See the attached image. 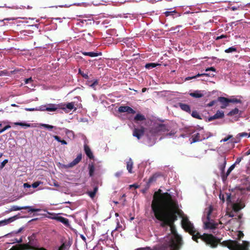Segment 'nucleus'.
I'll list each match as a JSON object with an SVG mask.
<instances>
[{
	"label": "nucleus",
	"instance_id": "a18cd8bd",
	"mask_svg": "<svg viewBox=\"0 0 250 250\" xmlns=\"http://www.w3.org/2000/svg\"><path fill=\"white\" fill-rule=\"evenodd\" d=\"M228 36L227 35H222L220 36H218L215 38L216 40H219L222 39L227 38Z\"/></svg>",
	"mask_w": 250,
	"mask_h": 250
},
{
	"label": "nucleus",
	"instance_id": "0e129e2a",
	"mask_svg": "<svg viewBox=\"0 0 250 250\" xmlns=\"http://www.w3.org/2000/svg\"><path fill=\"white\" fill-rule=\"evenodd\" d=\"M130 188L134 187L135 188H137L139 187V186L137 185H136V184H133V185H130Z\"/></svg>",
	"mask_w": 250,
	"mask_h": 250
},
{
	"label": "nucleus",
	"instance_id": "ddd939ff",
	"mask_svg": "<svg viewBox=\"0 0 250 250\" xmlns=\"http://www.w3.org/2000/svg\"><path fill=\"white\" fill-rule=\"evenodd\" d=\"M224 116V112L223 111L218 110L214 115L209 117L208 120V121H212L215 119L222 118Z\"/></svg>",
	"mask_w": 250,
	"mask_h": 250
},
{
	"label": "nucleus",
	"instance_id": "a878e982",
	"mask_svg": "<svg viewBox=\"0 0 250 250\" xmlns=\"http://www.w3.org/2000/svg\"><path fill=\"white\" fill-rule=\"evenodd\" d=\"M209 76V74L208 73H202L199 74L198 73L196 75L193 76V77H188L185 79V81H188L190 80H191L192 79H195L200 76Z\"/></svg>",
	"mask_w": 250,
	"mask_h": 250
},
{
	"label": "nucleus",
	"instance_id": "cd10ccee",
	"mask_svg": "<svg viewBox=\"0 0 250 250\" xmlns=\"http://www.w3.org/2000/svg\"><path fill=\"white\" fill-rule=\"evenodd\" d=\"M160 64L158 63H148L146 64L145 65V68L147 69H151L154 67H155L157 65H159Z\"/></svg>",
	"mask_w": 250,
	"mask_h": 250
},
{
	"label": "nucleus",
	"instance_id": "a211bd4d",
	"mask_svg": "<svg viewBox=\"0 0 250 250\" xmlns=\"http://www.w3.org/2000/svg\"><path fill=\"white\" fill-rule=\"evenodd\" d=\"M55 219L62 223L66 226H68L69 225V220L66 218L63 217L62 216H58L55 218Z\"/></svg>",
	"mask_w": 250,
	"mask_h": 250
},
{
	"label": "nucleus",
	"instance_id": "603ef678",
	"mask_svg": "<svg viewBox=\"0 0 250 250\" xmlns=\"http://www.w3.org/2000/svg\"><path fill=\"white\" fill-rule=\"evenodd\" d=\"M122 174H123L122 171H118L115 173V176L117 177H119L120 176H121L122 175Z\"/></svg>",
	"mask_w": 250,
	"mask_h": 250
},
{
	"label": "nucleus",
	"instance_id": "393cba45",
	"mask_svg": "<svg viewBox=\"0 0 250 250\" xmlns=\"http://www.w3.org/2000/svg\"><path fill=\"white\" fill-rule=\"evenodd\" d=\"M62 130H64L65 134L68 136L69 138H74L75 135L73 131L69 130L65 128H62Z\"/></svg>",
	"mask_w": 250,
	"mask_h": 250
},
{
	"label": "nucleus",
	"instance_id": "6e6552de",
	"mask_svg": "<svg viewBox=\"0 0 250 250\" xmlns=\"http://www.w3.org/2000/svg\"><path fill=\"white\" fill-rule=\"evenodd\" d=\"M60 105V108L65 111L66 112H68L67 109L71 110L74 108V110H76V108H74V102L68 103L66 104H61Z\"/></svg>",
	"mask_w": 250,
	"mask_h": 250
},
{
	"label": "nucleus",
	"instance_id": "13d9d810",
	"mask_svg": "<svg viewBox=\"0 0 250 250\" xmlns=\"http://www.w3.org/2000/svg\"><path fill=\"white\" fill-rule=\"evenodd\" d=\"M166 129V126L165 125H161L159 126L158 130H163V129Z\"/></svg>",
	"mask_w": 250,
	"mask_h": 250
},
{
	"label": "nucleus",
	"instance_id": "864d4df0",
	"mask_svg": "<svg viewBox=\"0 0 250 250\" xmlns=\"http://www.w3.org/2000/svg\"><path fill=\"white\" fill-rule=\"evenodd\" d=\"M38 110V108H25V110L26 111H35V110Z\"/></svg>",
	"mask_w": 250,
	"mask_h": 250
},
{
	"label": "nucleus",
	"instance_id": "ea45409f",
	"mask_svg": "<svg viewBox=\"0 0 250 250\" xmlns=\"http://www.w3.org/2000/svg\"><path fill=\"white\" fill-rule=\"evenodd\" d=\"M8 163V160L7 159H5L4 160H3L1 163V164H0V168H2L4 167V166H5V165Z\"/></svg>",
	"mask_w": 250,
	"mask_h": 250
},
{
	"label": "nucleus",
	"instance_id": "0eeeda50",
	"mask_svg": "<svg viewBox=\"0 0 250 250\" xmlns=\"http://www.w3.org/2000/svg\"><path fill=\"white\" fill-rule=\"evenodd\" d=\"M118 112L120 113L127 112L128 114H134L136 113V111L128 106H121L118 108Z\"/></svg>",
	"mask_w": 250,
	"mask_h": 250
},
{
	"label": "nucleus",
	"instance_id": "2eb2a0df",
	"mask_svg": "<svg viewBox=\"0 0 250 250\" xmlns=\"http://www.w3.org/2000/svg\"><path fill=\"white\" fill-rule=\"evenodd\" d=\"M218 101L220 102L223 105L221 106L222 108H225L229 105V99L223 97H220L218 98Z\"/></svg>",
	"mask_w": 250,
	"mask_h": 250
},
{
	"label": "nucleus",
	"instance_id": "37998d69",
	"mask_svg": "<svg viewBox=\"0 0 250 250\" xmlns=\"http://www.w3.org/2000/svg\"><path fill=\"white\" fill-rule=\"evenodd\" d=\"M11 127V126L9 125H7L5 126L4 127H3L2 129H0V134L6 130L10 128Z\"/></svg>",
	"mask_w": 250,
	"mask_h": 250
},
{
	"label": "nucleus",
	"instance_id": "2f4dec72",
	"mask_svg": "<svg viewBox=\"0 0 250 250\" xmlns=\"http://www.w3.org/2000/svg\"><path fill=\"white\" fill-rule=\"evenodd\" d=\"M239 112V109L237 108H235L231 110L229 113V116H232L238 114Z\"/></svg>",
	"mask_w": 250,
	"mask_h": 250
},
{
	"label": "nucleus",
	"instance_id": "1a4fd4ad",
	"mask_svg": "<svg viewBox=\"0 0 250 250\" xmlns=\"http://www.w3.org/2000/svg\"><path fill=\"white\" fill-rule=\"evenodd\" d=\"M144 128L143 127H141V128H135L133 132V135L137 138L138 139H140L144 135Z\"/></svg>",
	"mask_w": 250,
	"mask_h": 250
},
{
	"label": "nucleus",
	"instance_id": "6ab92c4d",
	"mask_svg": "<svg viewBox=\"0 0 250 250\" xmlns=\"http://www.w3.org/2000/svg\"><path fill=\"white\" fill-rule=\"evenodd\" d=\"M179 106L183 110L188 112V113H190V107L189 105L180 103H179Z\"/></svg>",
	"mask_w": 250,
	"mask_h": 250
},
{
	"label": "nucleus",
	"instance_id": "e2e57ef3",
	"mask_svg": "<svg viewBox=\"0 0 250 250\" xmlns=\"http://www.w3.org/2000/svg\"><path fill=\"white\" fill-rule=\"evenodd\" d=\"M238 7H235V6H232L231 7V10L233 11H236V10L238 9Z\"/></svg>",
	"mask_w": 250,
	"mask_h": 250
},
{
	"label": "nucleus",
	"instance_id": "c03bdc74",
	"mask_svg": "<svg viewBox=\"0 0 250 250\" xmlns=\"http://www.w3.org/2000/svg\"><path fill=\"white\" fill-rule=\"evenodd\" d=\"M88 195L91 198H93L95 195H96V193H94V192H93V191H88L87 192Z\"/></svg>",
	"mask_w": 250,
	"mask_h": 250
},
{
	"label": "nucleus",
	"instance_id": "774afa93",
	"mask_svg": "<svg viewBox=\"0 0 250 250\" xmlns=\"http://www.w3.org/2000/svg\"><path fill=\"white\" fill-rule=\"evenodd\" d=\"M250 149H249V150L247 151V152H246V155H250Z\"/></svg>",
	"mask_w": 250,
	"mask_h": 250
},
{
	"label": "nucleus",
	"instance_id": "9d476101",
	"mask_svg": "<svg viewBox=\"0 0 250 250\" xmlns=\"http://www.w3.org/2000/svg\"><path fill=\"white\" fill-rule=\"evenodd\" d=\"M205 94V91L202 90H195L193 92L189 93V95L192 97L195 98H200L204 96Z\"/></svg>",
	"mask_w": 250,
	"mask_h": 250
},
{
	"label": "nucleus",
	"instance_id": "20e7f679",
	"mask_svg": "<svg viewBox=\"0 0 250 250\" xmlns=\"http://www.w3.org/2000/svg\"><path fill=\"white\" fill-rule=\"evenodd\" d=\"M199 132H197L192 136V141L191 143H195L196 142L201 141L203 140H205L211 136L210 133H205L202 128L198 129Z\"/></svg>",
	"mask_w": 250,
	"mask_h": 250
},
{
	"label": "nucleus",
	"instance_id": "bb28decb",
	"mask_svg": "<svg viewBox=\"0 0 250 250\" xmlns=\"http://www.w3.org/2000/svg\"><path fill=\"white\" fill-rule=\"evenodd\" d=\"M160 175H161L159 173H155L153 174L151 177L149 178L148 180V183L151 184L152 182L156 181L157 178Z\"/></svg>",
	"mask_w": 250,
	"mask_h": 250
},
{
	"label": "nucleus",
	"instance_id": "49530a36",
	"mask_svg": "<svg viewBox=\"0 0 250 250\" xmlns=\"http://www.w3.org/2000/svg\"><path fill=\"white\" fill-rule=\"evenodd\" d=\"M75 4H73V5H75ZM71 5H72V4L60 5L59 6H56L55 7L57 8L58 7H67H67H69Z\"/></svg>",
	"mask_w": 250,
	"mask_h": 250
},
{
	"label": "nucleus",
	"instance_id": "9b49d317",
	"mask_svg": "<svg viewBox=\"0 0 250 250\" xmlns=\"http://www.w3.org/2000/svg\"><path fill=\"white\" fill-rule=\"evenodd\" d=\"M40 126L43 127L44 128L47 129L49 131H51L53 129L55 130H56V131L62 130V128L61 127H57L56 126H53V125H48V124H40ZM55 133H58V132L57 131H55Z\"/></svg>",
	"mask_w": 250,
	"mask_h": 250
},
{
	"label": "nucleus",
	"instance_id": "aec40b11",
	"mask_svg": "<svg viewBox=\"0 0 250 250\" xmlns=\"http://www.w3.org/2000/svg\"><path fill=\"white\" fill-rule=\"evenodd\" d=\"M146 120L145 116L141 114L138 113L134 118V121L138 123L140 121H143Z\"/></svg>",
	"mask_w": 250,
	"mask_h": 250
},
{
	"label": "nucleus",
	"instance_id": "412c9836",
	"mask_svg": "<svg viewBox=\"0 0 250 250\" xmlns=\"http://www.w3.org/2000/svg\"><path fill=\"white\" fill-rule=\"evenodd\" d=\"M82 53L83 55L88 56L91 57H97L98 56L102 55V53L101 52L97 53V52H82Z\"/></svg>",
	"mask_w": 250,
	"mask_h": 250
},
{
	"label": "nucleus",
	"instance_id": "69168bd1",
	"mask_svg": "<svg viewBox=\"0 0 250 250\" xmlns=\"http://www.w3.org/2000/svg\"><path fill=\"white\" fill-rule=\"evenodd\" d=\"M97 191H98V187L97 186H96L94 188V189H93V191L95 193H96Z\"/></svg>",
	"mask_w": 250,
	"mask_h": 250
},
{
	"label": "nucleus",
	"instance_id": "e433bc0d",
	"mask_svg": "<svg viewBox=\"0 0 250 250\" xmlns=\"http://www.w3.org/2000/svg\"><path fill=\"white\" fill-rule=\"evenodd\" d=\"M98 80H94V82L89 85V86L93 88L94 89H96L95 86L98 85Z\"/></svg>",
	"mask_w": 250,
	"mask_h": 250
},
{
	"label": "nucleus",
	"instance_id": "6e6d98bb",
	"mask_svg": "<svg viewBox=\"0 0 250 250\" xmlns=\"http://www.w3.org/2000/svg\"><path fill=\"white\" fill-rule=\"evenodd\" d=\"M175 134V132L173 131H171L170 132L168 133H167L166 136V137H170L172 136H173Z\"/></svg>",
	"mask_w": 250,
	"mask_h": 250
},
{
	"label": "nucleus",
	"instance_id": "4c0bfd02",
	"mask_svg": "<svg viewBox=\"0 0 250 250\" xmlns=\"http://www.w3.org/2000/svg\"><path fill=\"white\" fill-rule=\"evenodd\" d=\"M42 183L40 181H37L36 182L33 183L31 185V187L33 188H37Z\"/></svg>",
	"mask_w": 250,
	"mask_h": 250
},
{
	"label": "nucleus",
	"instance_id": "de8ad7c7",
	"mask_svg": "<svg viewBox=\"0 0 250 250\" xmlns=\"http://www.w3.org/2000/svg\"><path fill=\"white\" fill-rule=\"evenodd\" d=\"M242 159V157H238V158H237L236 160V161L233 164V165L236 166V165L239 164L240 163V162L241 161Z\"/></svg>",
	"mask_w": 250,
	"mask_h": 250
},
{
	"label": "nucleus",
	"instance_id": "a19ab883",
	"mask_svg": "<svg viewBox=\"0 0 250 250\" xmlns=\"http://www.w3.org/2000/svg\"><path fill=\"white\" fill-rule=\"evenodd\" d=\"M94 171V167L93 166H91L89 168V172L90 176H92Z\"/></svg>",
	"mask_w": 250,
	"mask_h": 250
},
{
	"label": "nucleus",
	"instance_id": "c756f323",
	"mask_svg": "<svg viewBox=\"0 0 250 250\" xmlns=\"http://www.w3.org/2000/svg\"><path fill=\"white\" fill-rule=\"evenodd\" d=\"M233 52H237V48L235 46H231L225 50V52L227 53H232Z\"/></svg>",
	"mask_w": 250,
	"mask_h": 250
},
{
	"label": "nucleus",
	"instance_id": "7c9ffc66",
	"mask_svg": "<svg viewBox=\"0 0 250 250\" xmlns=\"http://www.w3.org/2000/svg\"><path fill=\"white\" fill-rule=\"evenodd\" d=\"M244 137H247L248 138H250V133L249 134H248L246 132H242V133H240L237 135V138L239 140H240V138Z\"/></svg>",
	"mask_w": 250,
	"mask_h": 250
},
{
	"label": "nucleus",
	"instance_id": "5701e85b",
	"mask_svg": "<svg viewBox=\"0 0 250 250\" xmlns=\"http://www.w3.org/2000/svg\"><path fill=\"white\" fill-rule=\"evenodd\" d=\"M13 124L15 125H20L25 128L27 127H32V125L30 124L26 123H22V122H15L13 123Z\"/></svg>",
	"mask_w": 250,
	"mask_h": 250
},
{
	"label": "nucleus",
	"instance_id": "bf43d9fd",
	"mask_svg": "<svg viewBox=\"0 0 250 250\" xmlns=\"http://www.w3.org/2000/svg\"><path fill=\"white\" fill-rule=\"evenodd\" d=\"M34 250H47L44 248L35 247Z\"/></svg>",
	"mask_w": 250,
	"mask_h": 250
},
{
	"label": "nucleus",
	"instance_id": "09e8293b",
	"mask_svg": "<svg viewBox=\"0 0 250 250\" xmlns=\"http://www.w3.org/2000/svg\"><path fill=\"white\" fill-rule=\"evenodd\" d=\"M217 102V101L216 100H213V101H212L211 102H210L209 103H208V104H207V106H208V107H211L213 105H214V104Z\"/></svg>",
	"mask_w": 250,
	"mask_h": 250
},
{
	"label": "nucleus",
	"instance_id": "72a5a7b5",
	"mask_svg": "<svg viewBox=\"0 0 250 250\" xmlns=\"http://www.w3.org/2000/svg\"><path fill=\"white\" fill-rule=\"evenodd\" d=\"M191 116L196 119H201V118L197 111H193L191 113Z\"/></svg>",
	"mask_w": 250,
	"mask_h": 250
},
{
	"label": "nucleus",
	"instance_id": "3c124183",
	"mask_svg": "<svg viewBox=\"0 0 250 250\" xmlns=\"http://www.w3.org/2000/svg\"><path fill=\"white\" fill-rule=\"evenodd\" d=\"M213 71V72H215V69L213 67H210L207 68L205 70L206 72H208V71Z\"/></svg>",
	"mask_w": 250,
	"mask_h": 250
},
{
	"label": "nucleus",
	"instance_id": "473e14b6",
	"mask_svg": "<svg viewBox=\"0 0 250 250\" xmlns=\"http://www.w3.org/2000/svg\"><path fill=\"white\" fill-rule=\"evenodd\" d=\"M231 171L229 170V169H228L226 173L224 172V173L221 176L222 180L224 181L226 179H227L228 176L229 175Z\"/></svg>",
	"mask_w": 250,
	"mask_h": 250
},
{
	"label": "nucleus",
	"instance_id": "f8f14e48",
	"mask_svg": "<svg viewBox=\"0 0 250 250\" xmlns=\"http://www.w3.org/2000/svg\"><path fill=\"white\" fill-rule=\"evenodd\" d=\"M60 104H50L46 105L45 109L47 111L54 112L58 108H60Z\"/></svg>",
	"mask_w": 250,
	"mask_h": 250
},
{
	"label": "nucleus",
	"instance_id": "4d7b16f0",
	"mask_svg": "<svg viewBox=\"0 0 250 250\" xmlns=\"http://www.w3.org/2000/svg\"><path fill=\"white\" fill-rule=\"evenodd\" d=\"M23 187L25 188H30L31 187V185H30L27 183H26L23 184Z\"/></svg>",
	"mask_w": 250,
	"mask_h": 250
},
{
	"label": "nucleus",
	"instance_id": "f3484780",
	"mask_svg": "<svg viewBox=\"0 0 250 250\" xmlns=\"http://www.w3.org/2000/svg\"><path fill=\"white\" fill-rule=\"evenodd\" d=\"M229 140V142L232 143V144H235V143H237L238 142V141H237L236 140V139L233 138L232 135H229L227 137L222 139L220 141V142L221 143H222V142H227V141H228Z\"/></svg>",
	"mask_w": 250,
	"mask_h": 250
},
{
	"label": "nucleus",
	"instance_id": "c85d7f7f",
	"mask_svg": "<svg viewBox=\"0 0 250 250\" xmlns=\"http://www.w3.org/2000/svg\"><path fill=\"white\" fill-rule=\"evenodd\" d=\"M53 138H54V139L55 140H56L57 141H58L59 143H61L62 145H67V142L65 140H62L61 139V138L60 137H59L58 136H56V135L53 136Z\"/></svg>",
	"mask_w": 250,
	"mask_h": 250
},
{
	"label": "nucleus",
	"instance_id": "39448f33",
	"mask_svg": "<svg viewBox=\"0 0 250 250\" xmlns=\"http://www.w3.org/2000/svg\"><path fill=\"white\" fill-rule=\"evenodd\" d=\"M22 209H28V212H37L41 210L40 209L33 208L31 206H24V207H19L17 206H13L11 208V211H17L20 210Z\"/></svg>",
	"mask_w": 250,
	"mask_h": 250
},
{
	"label": "nucleus",
	"instance_id": "79ce46f5",
	"mask_svg": "<svg viewBox=\"0 0 250 250\" xmlns=\"http://www.w3.org/2000/svg\"><path fill=\"white\" fill-rule=\"evenodd\" d=\"M22 242V237H21L19 239H18L17 238H15L14 240V242L13 243H11V244H14L15 243H21Z\"/></svg>",
	"mask_w": 250,
	"mask_h": 250
},
{
	"label": "nucleus",
	"instance_id": "423d86ee",
	"mask_svg": "<svg viewBox=\"0 0 250 250\" xmlns=\"http://www.w3.org/2000/svg\"><path fill=\"white\" fill-rule=\"evenodd\" d=\"M82 155L79 154L72 162L67 165H63L62 167H63L65 168L72 167L77 164H78L80 162V161L82 159Z\"/></svg>",
	"mask_w": 250,
	"mask_h": 250
},
{
	"label": "nucleus",
	"instance_id": "7ed1b4c3",
	"mask_svg": "<svg viewBox=\"0 0 250 250\" xmlns=\"http://www.w3.org/2000/svg\"><path fill=\"white\" fill-rule=\"evenodd\" d=\"M226 246L230 250H249V242L242 241V243L235 240H229L226 242Z\"/></svg>",
	"mask_w": 250,
	"mask_h": 250
},
{
	"label": "nucleus",
	"instance_id": "58836bf2",
	"mask_svg": "<svg viewBox=\"0 0 250 250\" xmlns=\"http://www.w3.org/2000/svg\"><path fill=\"white\" fill-rule=\"evenodd\" d=\"M176 11L175 10L171 11H166L165 12V14L166 16H168L170 15H172L173 13H176Z\"/></svg>",
	"mask_w": 250,
	"mask_h": 250
},
{
	"label": "nucleus",
	"instance_id": "052dcab7",
	"mask_svg": "<svg viewBox=\"0 0 250 250\" xmlns=\"http://www.w3.org/2000/svg\"><path fill=\"white\" fill-rule=\"evenodd\" d=\"M229 25L232 27V28L233 27V26H236L237 25V23L235 21L231 22L229 23Z\"/></svg>",
	"mask_w": 250,
	"mask_h": 250
},
{
	"label": "nucleus",
	"instance_id": "f704fd0d",
	"mask_svg": "<svg viewBox=\"0 0 250 250\" xmlns=\"http://www.w3.org/2000/svg\"><path fill=\"white\" fill-rule=\"evenodd\" d=\"M229 99V103H236V104H238V103L241 104L242 103V101L240 99H237L236 98H231V99Z\"/></svg>",
	"mask_w": 250,
	"mask_h": 250
},
{
	"label": "nucleus",
	"instance_id": "b1692460",
	"mask_svg": "<svg viewBox=\"0 0 250 250\" xmlns=\"http://www.w3.org/2000/svg\"><path fill=\"white\" fill-rule=\"evenodd\" d=\"M133 162L131 158H129L128 161L127 162L126 168L129 173H132V169L133 167Z\"/></svg>",
	"mask_w": 250,
	"mask_h": 250
},
{
	"label": "nucleus",
	"instance_id": "dca6fc26",
	"mask_svg": "<svg viewBox=\"0 0 250 250\" xmlns=\"http://www.w3.org/2000/svg\"><path fill=\"white\" fill-rule=\"evenodd\" d=\"M17 218V216H15L12 217H10L7 219H4L1 221H0V227L5 226L14 221H15Z\"/></svg>",
	"mask_w": 250,
	"mask_h": 250
},
{
	"label": "nucleus",
	"instance_id": "4be33fe9",
	"mask_svg": "<svg viewBox=\"0 0 250 250\" xmlns=\"http://www.w3.org/2000/svg\"><path fill=\"white\" fill-rule=\"evenodd\" d=\"M84 149L85 154L89 158L91 159L93 158V154L88 146L84 145Z\"/></svg>",
	"mask_w": 250,
	"mask_h": 250
},
{
	"label": "nucleus",
	"instance_id": "f03ea898",
	"mask_svg": "<svg viewBox=\"0 0 250 250\" xmlns=\"http://www.w3.org/2000/svg\"><path fill=\"white\" fill-rule=\"evenodd\" d=\"M213 211V208L211 206L206 208L204 210L202 221L205 229H214L217 227V223H215L213 220L214 215Z\"/></svg>",
	"mask_w": 250,
	"mask_h": 250
},
{
	"label": "nucleus",
	"instance_id": "4468645a",
	"mask_svg": "<svg viewBox=\"0 0 250 250\" xmlns=\"http://www.w3.org/2000/svg\"><path fill=\"white\" fill-rule=\"evenodd\" d=\"M227 164V161H226V158L225 157H224L222 158V162H220V164L219 165V169L220 171V173L221 176L225 172V169L226 167Z\"/></svg>",
	"mask_w": 250,
	"mask_h": 250
},
{
	"label": "nucleus",
	"instance_id": "338daca9",
	"mask_svg": "<svg viewBox=\"0 0 250 250\" xmlns=\"http://www.w3.org/2000/svg\"><path fill=\"white\" fill-rule=\"evenodd\" d=\"M22 230V228H20V229H19L16 232V233H19L20 232H21Z\"/></svg>",
	"mask_w": 250,
	"mask_h": 250
},
{
	"label": "nucleus",
	"instance_id": "5fc2aeb1",
	"mask_svg": "<svg viewBox=\"0 0 250 250\" xmlns=\"http://www.w3.org/2000/svg\"><path fill=\"white\" fill-rule=\"evenodd\" d=\"M33 80H32V79L31 77L29 78H28V79H26L25 80V84H27V83H29L32 82Z\"/></svg>",
	"mask_w": 250,
	"mask_h": 250
},
{
	"label": "nucleus",
	"instance_id": "f257e3e1",
	"mask_svg": "<svg viewBox=\"0 0 250 250\" xmlns=\"http://www.w3.org/2000/svg\"><path fill=\"white\" fill-rule=\"evenodd\" d=\"M220 199L224 202L225 198L227 203L226 215L229 217H235L234 219L238 221L242 217L239 211L245 207V204L242 199L237 198L236 196H232L230 193L220 194Z\"/></svg>",
	"mask_w": 250,
	"mask_h": 250
},
{
	"label": "nucleus",
	"instance_id": "680f3d73",
	"mask_svg": "<svg viewBox=\"0 0 250 250\" xmlns=\"http://www.w3.org/2000/svg\"><path fill=\"white\" fill-rule=\"evenodd\" d=\"M235 166L233 164L229 168V169L232 171V170L235 168Z\"/></svg>",
	"mask_w": 250,
	"mask_h": 250
},
{
	"label": "nucleus",
	"instance_id": "c9c22d12",
	"mask_svg": "<svg viewBox=\"0 0 250 250\" xmlns=\"http://www.w3.org/2000/svg\"><path fill=\"white\" fill-rule=\"evenodd\" d=\"M79 74H80L84 79H88L89 77L87 74L84 73L81 69L79 70Z\"/></svg>",
	"mask_w": 250,
	"mask_h": 250
},
{
	"label": "nucleus",
	"instance_id": "8fccbe9b",
	"mask_svg": "<svg viewBox=\"0 0 250 250\" xmlns=\"http://www.w3.org/2000/svg\"><path fill=\"white\" fill-rule=\"evenodd\" d=\"M46 107V105H42L39 108H38L37 110H41V111H46L45 109V108Z\"/></svg>",
	"mask_w": 250,
	"mask_h": 250
}]
</instances>
